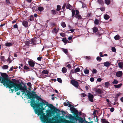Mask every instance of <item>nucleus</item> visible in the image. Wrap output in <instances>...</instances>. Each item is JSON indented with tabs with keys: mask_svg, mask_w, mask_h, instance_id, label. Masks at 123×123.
I'll return each mask as SVG.
<instances>
[{
	"mask_svg": "<svg viewBox=\"0 0 123 123\" xmlns=\"http://www.w3.org/2000/svg\"><path fill=\"white\" fill-rule=\"evenodd\" d=\"M31 97L30 98H31V105L32 107L34 109L40 106H48L49 104L48 102L41 98L36 94L31 93Z\"/></svg>",
	"mask_w": 123,
	"mask_h": 123,
	"instance_id": "1",
	"label": "nucleus"
},
{
	"mask_svg": "<svg viewBox=\"0 0 123 123\" xmlns=\"http://www.w3.org/2000/svg\"><path fill=\"white\" fill-rule=\"evenodd\" d=\"M1 75L2 77H1V83L3 84V85L6 86V88H8L10 89L13 84V82L10 80L8 78V75L5 73H1Z\"/></svg>",
	"mask_w": 123,
	"mask_h": 123,
	"instance_id": "2",
	"label": "nucleus"
},
{
	"mask_svg": "<svg viewBox=\"0 0 123 123\" xmlns=\"http://www.w3.org/2000/svg\"><path fill=\"white\" fill-rule=\"evenodd\" d=\"M70 109L71 111V112L74 114V116H72L71 115L69 117V119L73 121H76V122H74L75 123L78 120L80 123H83L84 122L83 119L82 118L79 116L78 111L75 108H71Z\"/></svg>",
	"mask_w": 123,
	"mask_h": 123,
	"instance_id": "3",
	"label": "nucleus"
},
{
	"mask_svg": "<svg viewBox=\"0 0 123 123\" xmlns=\"http://www.w3.org/2000/svg\"><path fill=\"white\" fill-rule=\"evenodd\" d=\"M45 106H40L36 108H35V112L36 114H37L38 116L41 115L42 117L45 115V113L43 112V110H46Z\"/></svg>",
	"mask_w": 123,
	"mask_h": 123,
	"instance_id": "4",
	"label": "nucleus"
},
{
	"mask_svg": "<svg viewBox=\"0 0 123 123\" xmlns=\"http://www.w3.org/2000/svg\"><path fill=\"white\" fill-rule=\"evenodd\" d=\"M46 111L47 114L44 116L42 117L41 118V120L44 123H46L48 121H49L50 119H51V118L49 117H51L53 114L50 110H47Z\"/></svg>",
	"mask_w": 123,
	"mask_h": 123,
	"instance_id": "5",
	"label": "nucleus"
},
{
	"mask_svg": "<svg viewBox=\"0 0 123 123\" xmlns=\"http://www.w3.org/2000/svg\"><path fill=\"white\" fill-rule=\"evenodd\" d=\"M12 86H13L11 87V88L13 87H14V89H11V92L13 93V91H14V89L15 90L16 92L18 91V90H20L21 87H22V85L20 83H17L13 82V84Z\"/></svg>",
	"mask_w": 123,
	"mask_h": 123,
	"instance_id": "6",
	"label": "nucleus"
},
{
	"mask_svg": "<svg viewBox=\"0 0 123 123\" xmlns=\"http://www.w3.org/2000/svg\"><path fill=\"white\" fill-rule=\"evenodd\" d=\"M48 106V108H50V110L53 115L55 113H57V112L59 113L61 112L60 110L54 107L51 104H49Z\"/></svg>",
	"mask_w": 123,
	"mask_h": 123,
	"instance_id": "7",
	"label": "nucleus"
},
{
	"mask_svg": "<svg viewBox=\"0 0 123 123\" xmlns=\"http://www.w3.org/2000/svg\"><path fill=\"white\" fill-rule=\"evenodd\" d=\"M70 83L72 85L76 88H78L79 87L78 82L74 80H72L70 82Z\"/></svg>",
	"mask_w": 123,
	"mask_h": 123,
	"instance_id": "8",
	"label": "nucleus"
},
{
	"mask_svg": "<svg viewBox=\"0 0 123 123\" xmlns=\"http://www.w3.org/2000/svg\"><path fill=\"white\" fill-rule=\"evenodd\" d=\"M33 41V44H37L41 43L40 39L39 38H35L32 39Z\"/></svg>",
	"mask_w": 123,
	"mask_h": 123,
	"instance_id": "9",
	"label": "nucleus"
},
{
	"mask_svg": "<svg viewBox=\"0 0 123 123\" xmlns=\"http://www.w3.org/2000/svg\"><path fill=\"white\" fill-rule=\"evenodd\" d=\"M25 91V96H26L27 95L28 97V98L29 99H30V97H31V93H32L31 92H30V91L27 90V89H26Z\"/></svg>",
	"mask_w": 123,
	"mask_h": 123,
	"instance_id": "10",
	"label": "nucleus"
},
{
	"mask_svg": "<svg viewBox=\"0 0 123 123\" xmlns=\"http://www.w3.org/2000/svg\"><path fill=\"white\" fill-rule=\"evenodd\" d=\"M88 100L91 102H93V98L94 96L93 95L91 94L90 93H88Z\"/></svg>",
	"mask_w": 123,
	"mask_h": 123,
	"instance_id": "11",
	"label": "nucleus"
},
{
	"mask_svg": "<svg viewBox=\"0 0 123 123\" xmlns=\"http://www.w3.org/2000/svg\"><path fill=\"white\" fill-rule=\"evenodd\" d=\"M60 121L61 122L64 123H75L72 121H69L66 119H62Z\"/></svg>",
	"mask_w": 123,
	"mask_h": 123,
	"instance_id": "12",
	"label": "nucleus"
},
{
	"mask_svg": "<svg viewBox=\"0 0 123 123\" xmlns=\"http://www.w3.org/2000/svg\"><path fill=\"white\" fill-rule=\"evenodd\" d=\"M95 91L99 94V95H98L99 96L101 97H102V95H99L100 94H101L103 92V91L101 89L99 88H97L95 89Z\"/></svg>",
	"mask_w": 123,
	"mask_h": 123,
	"instance_id": "13",
	"label": "nucleus"
},
{
	"mask_svg": "<svg viewBox=\"0 0 123 123\" xmlns=\"http://www.w3.org/2000/svg\"><path fill=\"white\" fill-rule=\"evenodd\" d=\"M28 64L31 67H33L34 66L35 62L34 61H28Z\"/></svg>",
	"mask_w": 123,
	"mask_h": 123,
	"instance_id": "14",
	"label": "nucleus"
},
{
	"mask_svg": "<svg viewBox=\"0 0 123 123\" xmlns=\"http://www.w3.org/2000/svg\"><path fill=\"white\" fill-rule=\"evenodd\" d=\"M23 25L25 27H27L28 26V23L26 21L24 20L22 22Z\"/></svg>",
	"mask_w": 123,
	"mask_h": 123,
	"instance_id": "15",
	"label": "nucleus"
},
{
	"mask_svg": "<svg viewBox=\"0 0 123 123\" xmlns=\"http://www.w3.org/2000/svg\"><path fill=\"white\" fill-rule=\"evenodd\" d=\"M123 73L122 71H118L116 73V76L118 77H120L122 75Z\"/></svg>",
	"mask_w": 123,
	"mask_h": 123,
	"instance_id": "16",
	"label": "nucleus"
},
{
	"mask_svg": "<svg viewBox=\"0 0 123 123\" xmlns=\"http://www.w3.org/2000/svg\"><path fill=\"white\" fill-rule=\"evenodd\" d=\"M104 64L105 66L108 67L110 66V63L109 62L107 61L104 62Z\"/></svg>",
	"mask_w": 123,
	"mask_h": 123,
	"instance_id": "17",
	"label": "nucleus"
},
{
	"mask_svg": "<svg viewBox=\"0 0 123 123\" xmlns=\"http://www.w3.org/2000/svg\"><path fill=\"white\" fill-rule=\"evenodd\" d=\"M11 57L13 58L12 56H9L7 60V62H9L8 64L11 63L12 62V60L11 59Z\"/></svg>",
	"mask_w": 123,
	"mask_h": 123,
	"instance_id": "18",
	"label": "nucleus"
},
{
	"mask_svg": "<svg viewBox=\"0 0 123 123\" xmlns=\"http://www.w3.org/2000/svg\"><path fill=\"white\" fill-rule=\"evenodd\" d=\"M66 8L67 9L71 10L72 9V6L69 4L68 3L67 4Z\"/></svg>",
	"mask_w": 123,
	"mask_h": 123,
	"instance_id": "19",
	"label": "nucleus"
},
{
	"mask_svg": "<svg viewBox=\"0 0 123 123\" xmlns=\"http://www.w3.org/2000/svg\"><path fill=\"white\" fill-rule=\"evenodd\" d=\"M62 41L65 44L67 43V42L68 43H69V41L68 42V40L65 37H64L62 39Z\"/></svg>",
	"mask_w": 123,
	"mask_h": 123,
	"instance_id": "20",
	"label": "nucleus"
},
{
	"mask_svg": "<svg viewBox=\"0 0 123 123\" xmlns=\"http://www.w3.org/2000/svg\"><path fill=\"white\" fill-rule=\"evenodd\" d=\"M91 30L93 31V33H96L98 31V28L96 27H94L92 29H91Z\"/></svg>",
	"mask_w": 123,
	"mask_h": 123,
	"instance_id": "21",
	"label": "nucleus"
},
{
	"mask_svg": "<svg viewBox=\"0 0 123 123\" xmlns=\"http://www.w3.org/2000/svg\"><path fill=\"white\" fill-rule=\"evenodd\" d=\"M62 51L64 52V53L67 55L68 53V49H64L62 48Z\"/></svg>",
	"mask_w": 123,
	"mask_h": 123,
	"instance_id": "22",
	"label": "nucleus"
},
{
	"mask_svg": "<svg viewBox=\"0 0 123 123\" xmlns=\"http://www.w3.org/2000/svg\"><path fill=\"white\" fill-rule=\"evenodd\" d=\"M101 121L102 123H109L107 120L105 119H102L101 120Z\"/></svg>",
	"mask_w": 123,
	"mask_h": 123,
	"instance_id": "23",
	"label": "nucleus"
},
{
	"mask_svg": "<svg viewBox=\"0 0 123 123\" xmlns=\"http://www.w3.org/2000/svg\"><path fill=\"white\" fill-rule=\"evenodd\" d=\"M118 65L119 68H122L123 67V62H119L118 64Z\"/></svg>",
	"mask_w": 123,
	"mask_h": 123,
	"instance_id": "24",
	"label": "nucleus"
},
{
	"mask_svg": "<svg viewBox=\"0 0 123 123\" xmlns=\"http://www.w3.org/2000/svg\"><path fill=\"white\" fill-rule=\"evenodd\" d=\"M49 73L47 70H43L41 72L42 74H48Z\"/></svg>",
	"mask_w": 123,
	"mask_h": 123,
	"instance_id": "25",
	"label": "nucleus"
},
{
	"mask_svg": "<svg viewBox=\"0 0 123 123\" xmlns=\"http://www.w3.org/2000/svg\"><path fill=\"white\" fill-rule=\"evenodd\" d=\"M27 88L26 87V86L25 85L24 86H22V87H21L20 90H21L22 91H25L26 90V89H27Z\"/></svg>",
	"mask_w": 123,
	"mask_h": 123,
	"instance_id": "26",
	"label": "nucleus"
},
{
	"mask_svg": "<svg viewBox=\"0 0 123 123\" xmlns=\"http://www.w3.org/2000/svg\"><path fill=\"white\" fill-rule=\"evenodd\" d=\"M122 85V84H120L117 85H114V86L116 88H119Z\"/></svg>",
	"mask_w": 123,
	"mask_h": 123,
	"instance_id": "27",
	"label": "nucleus"
},
{
	"mask_svg": "<svg viewBox=\"0 0 123 123\" xmlns=\"http://www.w3.org/2000/svg\"><path fill=\"white\" fill-rule=\"evenodd\" d=\"M44 9L43 7L42 6H39L38 7V10L40 12H42Z\"/></svg>",
	"mask_w": 123,
	"mask_h": 123,
	"instance_id": "28",
	"label": "nucleus"
},
{
	"mask_svg": "<svg viewBox=\"0 0 123 123\" xmlns=\"http://www.w3.org/2000/svg\"><path fill=\"white\" fill-rule=\"evenodd\" d=\"M12 44L11 43L7 42L5 43V45L7 47L12 46Z\"/></svg>",
	"mask_w": 123,
	"mask_h": 123,
	"instance_id": "29",
	"label": "nucleus"
},
{
	"mask_svg": "<svg viewBox=\"0 0 123 123\" xmlns=\"http://www.w3.org/2000/svg\"><path fill=\"white\" fill-rule=\"evenodd\" d=\"M105 2L107 5H108L110 4L111 1L110 0H105Z\"/></svg>",
	"mask_w": 123,
	"mask_h": 123,
	"instance_id": "30",
	"label": "nucleus"
},
{
	"mask_svg": "<svg viewBox=\"0 0 123 123\" xmlns=\"http://www.w3.org/2000/svg\"><path fill=\"white\" fill-rule=\"evenodd\" d=\"M62 71L64 73H66L67 72V69L65 67H63L62 69Z\"/></svg>",
	"mask_w": 123,
	"mask_h": 123,
	"instance_id": "31",
	"label": "nucleus"
},
{
	"mask_svg": "<svg viewBox=\"0 0 123 123\" xmlns=\"http://www.w3.org/2000/svg\"><path fill=\"white\" fill-rule=\"evenodd\" d=\"M75 17L76 18H78V19H81L82 18V17L81 16L80 14L75 16Z\"/></svg>",
	"mask_w": 123,
	"mask_h": 123,
	"instance_id": "32",
	"label": "nucleus"
},
{
	"mask_svg": "<svg viewBox=\"0 0 123 123\" xmlns=\"http://www.w3.org/2000/svg\"><path fill=\"white\" fill-rule=\"evenodd\" d=\"M80 68L79 67H78L75 69L74 70V73L79 72L80 71Z\"/></svg>",
	"mask_w": 123,
	"mask_h": 123,
	"instance_id": "33",
	"label": "nucleus"
},
{
	"mask_svg": "<svg viewBox=\"0 0 123 123\" xmlns=\"http://www.w3.org/2000/svg\"><path fill=\"white\" fill-rule=\"evenodd\" d=\"M8 68V66L6 65H3L2 67V68L3 69H7Z\"/></svg>",
	"mask_w": 123,
	"mask_h": 123,
	"instance_id": "34",
	"label": "nucleus"
},
{
	"mask_svg": "<svg viewBox=\"0 0 123 123\" xmlns=\"http://www.w3.org/2000/svg\"><path fill=\"white\" fill-rule=\"evenodd\" d=\"M61 25L62 27L63 28L66 27V25L65 22H62L61 23Z\"/></svg>",
	"mask_w": 123,
	"mask_h": 123,
	"instance_id": "35",
	"label": "nucleus"
},
{
	"mask_svg": "<svg viewBox=\"0 0 123 123\" xmlns=\"http://www.w3.org/2000/svg\"><path fill=\"white\" fill-rule=\"evenodd\" d=\"M109 16L107 14L105 15L104 17V18L106 20L108 19L109 18Z\"/></svg>",
	"mask_w": 123,
	"mask_h": 123,
	"instance_id": "36",
	"label": "nucleus"
},
{
	"mask_svg": "<svg viewBox=\"0 0 123 123\" xmlns=\"http://www.w3.org/2000/svg\"><path fill=\"white\" fill-rule=\"evenodd\" d=\"M114 38L116 40H118L120 38L119 36L118 35H117L114 37Z\"/></svg>",
	"mask_w": 123,
	"mask_h": 123,
	"instance_id": "37",
	"label": "nucleus"
},
{
	"mask_svg": "<svg viewBox=\"0 0 123 123\" xmlns=\"http://www.w3.org/2000/svg\"><path fill=\"white\" fill-rule=\"evenodd\" d=\"M71 11L72 12V17H73L75 15V11L74 10L72 9V10Z\"/></svg>",
	"mask_w": 123,
	"mask_h": 123,
	"instance_id": "38",
	"label": "nucleus"
},
{
	"mask_svg": "<svg viewBox=\"0 0 123 123\" xmlns=\"http://www.w3.org/2000/svg\"><path fill=\"white\" fill-rule=\"evenodd\" d=\"M61 6L60 5H57V6L56 10L58 11H59L61 9Z\"/></svg>",
	"mask_w": 123,
	"mask_h": 123,
	"instance_id": "39",
	"label": "nucleus"
},
{
	"mask_svg": "<svg viewBox=\"0 0 123 123\" xmlns=\"http://www.w3.org/2000/svg\"><path fill=\"white\" fill-rule=\"evenodd\" d=\"M51 13L54 15H55L56 13V12L55 10H52L51 11Z\"/></svg>",
	"mask_w": 123,
	"mask_h": 123,
	"instance_id": "40",
	"label": "nucleus"
},
{
	"mask_svg": "<svg viewBox=\"0 0 123 123\" xmlns=\"http://www.w3.org/2000/svg\"><path fill=\"white\" fill-rule=\"evenodd\" d=\"M58 119V117H55L54 118L52 117L51 119V121H52L54 120H57Z\"/></svg>",
	"mask_w": 123,
	"mask_h": 123,
	"instance_id": "41",
	"label": "nucleus"
},
{
	"mask_svg": "<svg viewBox=\"0 0 123 123\" xmlns=\"http://www.w3.org/2000/svg\"><path fill=\"white\" fill-rule=\"evenodd\" d=\"M110 84L109 82H107L105 83V85L106 87H108L110 85Z\"/></svg>",
	"mask_w": 123,
	"mask_h": 123,
	"instance_id": "42",
	"label": "nucleus"
},
{
	"mask_svg": "<svg viewBox=\"0 0 123 123\" xmlns=\"http://www.w3.org/2000/svg\"><path fill=\"white\" fill-rule=\"evenodd\" d=\"M99 21L98 19H96L94 21V23L96 25H98L99 24Z\"/></svg>",
	"mask_w": 123,
	"mask_h": 123,
	"instance_id": "43",
	"label": "nucleus"
},
{
	"mask_svg": "<svg viewBox=\"0 0 123 123\" xmlns=\"http://www.w3.org/2000/svg\"><path fill=\"white\" fill-rule=\"evenodd\" d=\"M46 123H58V121H51V119H50L49 120V121H48Z\"/></svg>",
	"mask_w": 123,
	"mask_h": 123,
	"instance_id": "44",
	"label": "nucleus"
},
{
	"mask_svg": "<svg viewBox=\"0 0 123 123\" xmlns=\"http://www.w3.org/2000/svg\"><path fill=\"white\" fill-rule=\"evenodd\" d=\"M29 20L30 21H32L34 20V17L33 15H31L30 16Z\"/></svg>",
	"mask_w": 123,
	"mask_h": 123,
	"instance_id": "45",
	"label": "nucleus"
},
{
	"mask_svg": "<svg viewBox=\"0 0 123 123\" xmlns=\"http://www.w3.org/2000/svg\"><path fill=\"white\" fill-rule=\"evenodd\" d=\"M24 69L25 70H29L30 68L26 66L25 65L24 67Z\"/></svg>",
	"mask_w": 123,
	"mask_h": 123,
	"instance_id": "46",
	"label": "nucleus"
},
{
	"mask_svg": "<svg viewBox=\"0 0 123 123\" xmlns=\"http://www.w3.org/2000/svg\"><path fill=\"white\" fill-rule=\"evenodd\" d=\"M25 45L27 46H29L30 45V43L29 42V41H26L25 42Z\"/></svg>",
	"mask_w": 123,
	"mask_h": 123,
	"instance_id": "47",
	"label": "nucleus"
},
{
	"mask_svg": "<svg viewBox=\"0 0 123 123\" xmlns=\"http://www.w3.org/2000/svg\"><path fill=\"white\" fill-rule=\"evenodd\" d=\"M96 59L98 61L100 62L102 60V58L101 57L98 56L96 58Z\"/></svg>",
	"mask_w": 123,
	"mask_h": 123,
	"instance_id": "48",
	"label": "nucleus"
},
{
	"mask_svg": "<svg viewBox=\"0 0 123 123\" xmlns=\"http://www.w3.org/2000/svg\"><path fill=\"white\" fill-rule=\"evenodd\" d=\"M89 70L88 69H85L84 70V73L86 74H88L89 73Z\"/></svg>",
	"mask_w": 123,
	"mask_h": 123,
	"instance_id": "49",
	"label": "nucleus"
},
{
	"mask_svg": "<svg viewBox=\"0 0 123 123\" xmlns=\"http://www.w3.org/2000/svg\"><path fill=\"white\" fill-rule=\"evenodd\" d=\"M118 83V81L115 79L114 81L112 82V83L113 84H117Z\"/></svg>",
	"mask_w": 123,
	"mask_h": 123,
	"instance_id": "50",
	"label": "nucleus"
},
{
	"mask_svg": "<svg viewBox=\"0 0 123 123\" xmlns=\"http://www.w3.org/2000/svg\"><path fill=\"white\" fill-rule=\"evenodd\" d=\"M112 51L114 52H115L116 51V49L114 47H113L111 48Z\"/></svg>",
	"mask_w": 123,
	"mask_h": 123,
	"instance_id": "51",
	"label": "nucleus"
},
{
	"mask_svg": "<svg viewBox=\"0 0 123 123\" xmlns=\"http://www.w3.org/2000/svg\"><path fill=\"white\" fill-rule=\"evenodd\" d=\"M66 3H64L63 4V5L62 7V9L63 10V11H64V9L65 8L66 6Z\"/></svg>",
	"mask_w": 123,
	"mask_h": 123,
	"instance_id": "52",
	"label": "nucleus"
},
{
	"mask_svg": "<svg viewBox=\"0 0 123 123\" xmlns=\"http://www.w3.org/2000/svg\"><path fill=\"white\" fill-rule=\"evenodd\" d=\"M92 71L93 74H96L97 73V71L95 69H93Z\"/></svg>",
	"mask_w": 123,
	"mask_h": 123,
	"instance_id": "53",
	"label": "nucleus"
},
{
	"mask_svg": "<svg viewBox=\"0 0 123 123\" xmlns=\"http://www.w3.org/2000/svg\"><path fill=\"white\" fill-rule=\"evenodd\" d=\"M57 81L60 83H62V80L60 78H58L57 79Z\"/></svg>",
	"mask_w": 123,
	"mask_h": 123,
	"instance_id": "54",
	"label": "nucleus"
},
{
	"mask_svg": "<svg viewBox=\"0 0 123 123\" xmlns=\"http://www.w3.org/2000/svg\"><path fill=\"white\" fill-rule=\"evenodd\" d=\"M52 31L54 33H55L57 32V29L56 28H55L53 29Z\"/></svg>",
	"mask_w": 123,
	"mask_h": 123,
	"instance_id": "55",
	"label": "nucleus"
},
{
	"mask_svg": "<svg viewBox=\"0 0 123 123\" xmlns=\"http://www.w3.org/2000/svg\"><path fill=\"white\" fill-rule=\"evenodd\" d=\"M42 58H43L42 57H38L37 58V60L39 61H41V60Z\"/></svg>",
	"mask_w": 123,
	"mask_h": 123,
	"instance_id": "56",
	"label": "nucleus"
},
{
	"mask_svg": "<svg viewBox=\"0 0 123 123\" xmlns=\"http://www.w3.org/2000/svg\"><path fill=\"white\" fill-rule=\"evenodd\" d=\"M67 103L66 102L64 103L63 104L65 106H67L68 105V103H69V102H67Z\"/></svg>",
	"mask_w": 123,
	"mask_h": 123,
	"instance_id": "57",
	"label": "nucleus"
},
{
	"mask_svg": "<svg viewBox=\"0 0 123 123\" xmlns=\"http://www.w3.org/2000/svg\"><path fill=\"white\" fill-rule=\"evenodd\" d=\"M60 35L62 37H64L65 36V34L63 32L60 33Z\"/></svg>",
	"mask_w": 123,
	"mask_h": 123,
	"instance_id": "58",
	"label": "nucleus"
},
{
	"mask_svg": "<svg viewBox=\"0 0 123 123\" xmlns=\"http://www.w3.org/2000/svg\"><path fill=\"white\" fill-rule=\"evenodd\" d=\"M6 4L7 5H9L11 4V3L10 2L9 0H6Z\"/></svg>",
	"mask_w": 123,
	"mask_h": 123,
	"instance_id": "59",
	"label": "nucleus"
},
{
	"mask_svg": "<svg viewBox=\"0 0 123 123\" xmlns=\"http://www.w3.org/2000/svg\"><path fill=\"white\" fill-rule=\"evenodd\" d=\"M75 11L76 14L75 16H76L78 15H79V14L80 13V12H79V11L78 10H76Z\"/></svg>",
	"mask_w": 123,
	"mask_h": 123,
	"instance_id": "60",
	"label": "nucleus"
},
{
	"mask_svg": "<svg viewBox=\"0 0 123 123\" xmlns=\"http://www.w3.org/2000/svg\"><path fill=\"white\" fill-rule=\"evenodd\" d=\"M68 107H70V108H74V106L73 105H72L69 103L68 104Z\"/></svg>",
	"mask_w": 123,
	"mask_h": 123,
	"instance_id": "61",
	"label": "nucleus"
},
{
	"mask_svg": "<svg viewBox=\"0 0 123 123\" xmlns=\"http://www.w3.org/2000/svg\"><path fill=\"white\" fill-rule=\"evenodd\" d=\"M30 44H33V41L32 39H31V40H29Z\"/></svg>",
	"mask_w": 123,
	"mask_h": 123,
	"instance_id": "62",
	"label": "nucleus"
},
{
	"mask_svg": "<svg viewBox=\"0 0 123 123\" xmlns=\"http://www.w3.org/2000/svg\"><path fill=\"white\" fill-rule=\"evenodd\" d=\"M0 58L1 60L2 61L4 60L5 59V57L4 56H2L0 57Z\"/></svg>",
	"mask_w": 123,
	"mask_h": 123,
	"instance_id": "63",
	"label": "nucleus"
},
{
	"mask_svg": "<svg viewBox=\"0 0 123 123\" xmlns=\"http://www.w3.org/2000/svg\"><path fill=\"white\" fill-rule=\"evenodd\" d=\"M27 85L29 86L30 88L31 87V83L28 82L27 83Z\"/></svg>",
	"mask_w": 123,
	"mask_h": 123,
	"instance_id": "64",
	"label": "nucleus"
}]
</instances>
